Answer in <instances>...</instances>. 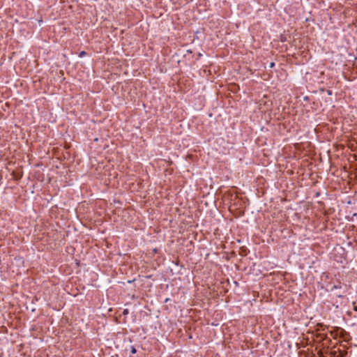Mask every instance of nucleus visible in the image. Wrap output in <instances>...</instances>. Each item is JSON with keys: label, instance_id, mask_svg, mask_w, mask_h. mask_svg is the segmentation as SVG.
<instances>
[{"label": "nucleus", "instance_id": "obj_3", "mask_svg": "<svg viewBox=\"0 0 357 357\" xmlns=\"http://www.w3.org/2000/svg\"><path fill=\"white\" fill-rule=\"evenodd\" d=\"M264 105H265V106L268 105V102H267L266 101H265V102H264Z\"/></svg>", "mask_w": 357, "mask_h": 357}, {"label": "nucleus", "instance_id": "obj_4", "mask_svg": "<svg viewBox=\"0 0 357 357\" xmlns=\"http://www.w3.org/2000/svg\"><path fill=\"white\" fill-rule=\"evenodd\" d=\"M273 66H274L273 63H271V65H270L271 67H273Z\"/></svg>", "mask_w": 357, "mask_h": 357}, {"label": "nucleus", "instance_id": "obj_2", "mask_svg": "<svg viewBox=\"0 0 357 357\" xmlns=\"http://www.w3.org/2000/svg\"><path fill=\"white\" fill-rule=\"evenodd\" d=\"M85 54H86V52L84 51L80 53V56H84Z\"/></svg>", "mask_w": 357, "mask_h": 357}, {"label": "nucleus", "instance_id": "obj_1", "mask_svg": "<svg viewBox=\"0 0 357 357\" xmlns=\"http://www.w3.org/2000/svg\"><path fill=\"white\" fill-rule=\"evenodd\" d=\"M130 351L132 354H136L137 352V350L135 348V347L132 346L131 348H130Z\"/></svg>", "mask_w": 357, "mask_h": 357}]
</instances>
